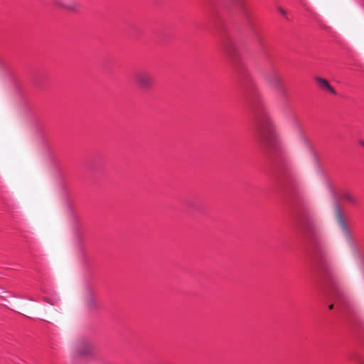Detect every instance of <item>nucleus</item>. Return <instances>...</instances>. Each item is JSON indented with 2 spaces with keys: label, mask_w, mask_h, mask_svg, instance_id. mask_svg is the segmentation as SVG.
<instances>
[{
  "label": "nucleus",
  "mask_w": 364,
  "mask_h": 364,
  "mask_svg": "<svg viewBox=\"0 0 364 364\" xmlns=\"http://www.w3.org/2000/svg\"><path fill=\"white\" fill-rule=\"evenodd\" d=\"M257 114L259 137L263 143L271 145L277 136L274 124L266 112Z\"/></svg>",
  "instance_id": "f257e3e1"
},
{
  "label": "nucleus",
  "mask_w": 364,
  "mask_h": 364,
  "mask_svg": "<svg viewBox=\"0 0 364 364\" xmlns=\"http://www.w3.org/2000/svg\"><path fill=\"white\" fill-rule=\"evenodd\" d=\"M135 80L137 85L142 89H149L154 83V77L147 70H140L135 75Z\"/></svg>",
  "instance_id": "f03ea898"
},
{
  "label": "nucleus",
  "mask_w": 364,
  "mask_h": 364,
  "mask_svg": "<svg viewBox=\"0 0 364 364\" xmlns=\"http://www.w3.org/2000/svg\"><path fill=\"white\" fill-rule=\"evenodd\" d=\"M334 208H335V213L337 221L339 224V226L346 237V239L350 243H353L354 240L351 235V233L350 232V230L346 223L345 219L342 215L341 208L337 202L334 204Z\"/></svg>",
  "instance_id": "7ed1b4c3"
},
{
  "label": "nucleus",
  "mask_w": 364,
  "mask_h": 364,
  "mask_svg": "<svg viewBox=\"0 0 364 364\" xmlns=\"http://www.w3.org/2000/svg\"><path fill=\"white\" fill-rule=\"evenodd\" d=\"M266 81L268 85L274 89L279 95H285V90L280 77L276 73H273L266 77Z\"/></svg>",
  "instance_id": "20e7f679"
},
{
  "label": "nucleus",
  "mask_w": 364,
  "mask_h": 364,
  "mask_svg": "<svg viewBox=\"0 0 364 364\" xmlns=\"http://www.w3.org/2000/svg\"><path fill=\"white\" fill-rule=\"evenodd\" d=\"M316 82L318 84V85L322 89L328 90L329 92H331L333 94L336 93L335 90L330 85V84L328 83V82L326 80L321 78V77H316Z\"/></svg>",
  "instance_id": "39448f33"
},
{
  "label": "nucleus",
  "mask_w": 364,
  "mask_h": 364,
  "mask_svg": "<svg viewBox=\"0 0 364 364\" xmlns=\"http://www.w3.org/2000/svg\"><path fill=\"white\" fill-rule=\"evenodd\" d=\"M340 198L341 200L348 202L351 204H355L357 202L355 197L348 191H343L340 195Z\"/></svg>",
  "instance_id": "423d86ee"
},
{
  "label": "nucleus",
  "mask_w": 364,
  "mask_h": 364,
  "mask_svg": "<svg viewBox=\"0 0 364 364\" xmlns=\"http://www.w3.org/2000/svg\"><path fill=\"white\" fill-rule=\"evenodd\" d=\"M86 302H87V306L90 308H91V307H92L94 306V304H95V299H94V297H93L92 294L88 295V296L87 298V301Z\"/></svg>",
  "instance_id": "0eeeda50"
},
{
  "label": "nucleus",
  "mask_w": 364,
  "mask_h": 364,
  "mask_svg": "<svg viewBox=\"0 0 364 364\" xmlns=\"http://www.w3.org/2000/svg\"><path fill=\"white\" fill-rule=\"evenodd\" d=\"M85 348H86V350H85V351L80 350L79 352L80 355H87L90 353V346L86 345Z\"/></svg>",
  "instance_id": "6e6552de"
},
{
  "label": "nucleus",
  "mask_w": 364,
  "mask_h": 364,
  "mask_svg": "<svg viewBox=\"0 0 364 364\" xmlns=\"http://www.w3.org/2000/svg\"><path fill=\"white\" fill-rule=\"evenodd\" d=\"M65 6L69 9H75L76 8V5L74 3H70L68 5H65Z\"/></svg>",
  "instance_id": "1a4fd4ad"
},
{
  "label": "nucleus",
  "mask_w": 364,
  "mask_h": 364,
  "mask_svg": "<svg viewBox=\"0 0 364 364\" xmlns=\"http://www.w3.org/2000/svg\"><path fill=\"white\" fill-rule=\"evenodd\" d=\"M46 302H48V303L50 304L51 305H53V304H54L53 302H50V301H48V300H47V299H46Z\"/></svg>",
  "instance_id": "9d476101"
},
{
  "label": "nucleus",
  "mask_w": 364,
  "mask_h": 364,
  "mask_svg": "<svg viewBox=\"0 0 364 364\" xmlns=\"http://www.w3.org/2000/svg\"><path fill=\"white\" fill-rule=\"evenodd\" d=\"M280 11H281V13H282V14H285V12H284V11L283 9H280Z\"/></svg>",
  "instance_id": "9b49d317"
},
{
  "label": "nucleus",
  "mask_w": 364,
  "mask_h": 364,
  "mask_svg": "<svg viewBox=\"0 0 364 364\" xmlns=\"http://www.w3.org/2000/svg\"><path fill=\"white\" fill-rule=\"evenodd\" d=\"M333 304H331V305L328 306L329 309H333Z\"/></svg>",
  "instance_id": "f8f14e48"
},
{
  "label": "nucleus",
  "mask_w": 364,
  "mask_h": 364,
  "mask_svg": "<svg viewBox=\"0 0 364 364\" xmlns=\"http://www.w3.org/2000/svg\"><path fill=\"white\" fill-rule=\"evenodd\" d=\"M361 144H362L363 146H364V142H362V143H361Z\"/></svg>",
  "instance_id": "ddd939ff"
}]
</instances>
